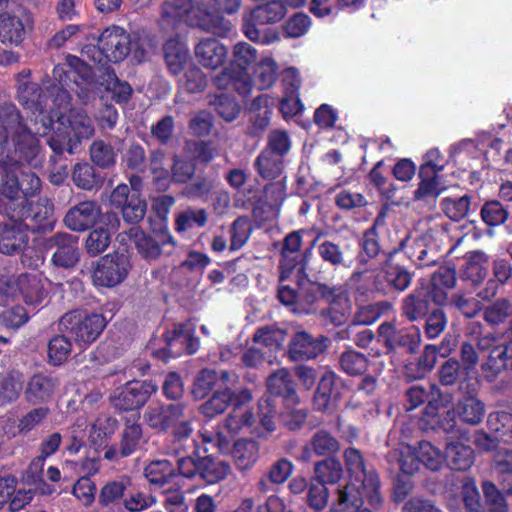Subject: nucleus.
Here are the masks:
<instances>
[{"label": "nucleus", "mask_w": 512, "mask_h": 512, "mask_svg": "<svg viewBox=\"0 0 512 512\" xmlns=\"http://www.w3.org/2000/svg\"><path fill=\"white\" fill-rule=\"evenodd\" d=\"M12 150L26 162L34 160L40 152V141L32 134L17 107L12 103L0 104V151Z\"/></svg>", "instance_id": "1"}, {"label": "nucleus", "mask_w": 512, "mask_h": 512, "mask_svg": "<svg viewBox=\"0 0 512 512\" xmlns=\"http://www.w3.org/2000/svg\"><path fill=\"white\" fill-rule=\"evenodd\" d=\"M192 410L183 402L149 406L144 413L148 426L156 431L173 429L170 453L178 455L185 451V441L192 434Z\"/></svg>", "instance_id": "2"}, {"label": "nucleus", "mask_w": 512, "mask_h": 512, "mask_svg": "<svg viewBox=\"0 0 512 512\" xmlns=\"http://www.w3.org/2000/svg\"><path fill=\"white\" fill-rule=\"evenodd\" d=\"M94 133V123L88 114L80 109H71L57 116L56 128H53L47 142L56 155L72 154L82 140L91 138Z\"/></svg>", "instance_id": "3"}, {"label": "nucleus", "mask_w": 512, "mask_h": 512, "mask_svg": "<svg viewBox=\"0 0 512 512\" xmlns=\"http://www.w3.org/2000/svg\"><path fill=\"white\" fill-rule=\"evenodd\" d=\"M344 461L348 472L354 477V481L348 485L358 486L368 504L373 509H378L382 505L383 497L376 471L365 465L361 452L356 448H348L344 451Z\"/></svg>", "instance_id": "4"}, {"label": "nucleus", "mask_w": 512, "mask_h": 512, "mask_svg": "<svg viewBox=\"0 0 512 512\" xmlns=\"http://www.w3.org/2000/svg\"><path fill=\"white\" fill-rule=\"evenodd\" d=\"M105 326L106 320L103 315L88 314L79 310L69 311L59 320V330L68 333L79 345L94 342Z\"/></svg>", "instance_id": "5"}, {"label": "nucleus", "mask_w": 512, "mask_h": 512, "mask_svg": "<svg viewBox=\"0 0 512 512\" xmlns=\"http://www.w3.org/2000/svg\"><path fill=\"white\" fill-rule=\"evenodd\" d=\"M130 50L131 36L123 28L112 26L98 37V49L95 46H87L84 53L99 64L102 57L108 62L118 63L130 54Z\"/></svg>", "instance_id": "6"}, {"label": "nucleus", "mask_w": 512, "mask_h": 512, "mask_svg": "<svg viewBox=\"0 0 512 512\" xmlns=\"http://www.w3.org/2000/svg\"><path fill=\"white\" fill-rule=\"evenodd\" d=\"M172 3L186 10L187 22L191 26L219 37H225L232 28L227 19L208 11L204 0H195V5H192L190 0H174Z\"/></svg>", "instance_id": "7"}, {"label": "nucleus", "mask_w": 512, "mask_h": 512, "mask_svg": "<svg viewBox=\"0 0 512 512\" xmlns=\"http://www.w3.org/2000/svg\"><path fill=\"white\" fill-rule=\"evenodd\" d=\"M44 248L50 253V261L55 267L70 270L80 261L78 237L70 233L58 232L51 235L44 240Z\"/></svg>", "instance_id": "8"}, {"label": "nucleus", "mask_w": 512, "mask_h": 512, "mask_svg": "<svg viewBox=\"0 0 512 512\" xmlns=\"http://www.w3.org/2000/svg\"><path fill=\"white\" fill-rule=\"evenodd\" d=\"M129 236L133 239L138 253L146 260H156L162 255L172 254L176 244L172 236L162 230L146 234L139 227H132Z\"/></svg>", "instance_id": "9"}, {"label": "nucleus", "mask_w": 512, "mask_h": 512, "mask_svg": "<svg viewBox=\"0 0 512 512\" xmlns=\"http://www.w3.org/2000/svg\"><path fill=\"white\" fill-rule=\"evenodd\" d=\"M146 442L141 424L126 418L119 443L105 448L104 459L117 462L142 449Z\"/></svg>", "instance_id": "10"}, {"label": "nucleus", "mask_w": 512, "mask_h": 512, "mask_svg": "<svg viewBox=\"0 0 512 512\" xmlns=\"http://www.w3.org/2000/svg\"><path fill=\"white\" fill-rule=\"evenodd\" d=\"M131 265L125 254H108L101 257L93 272V282L102 287H114L123 282Z\"/></svg>", "instance_id": "11"}, {"label": "nucleus", "mask_w": 512, "mask_h": 512, "mask_svg": "<svg viewBox=\"0 0 512 512\" xmlns=\"http://www.w3.org/2000/svg\"><path fill=\"white\" fill-rule=\"evenodd\" d=\"M327 340L323 335L314 336L305 330H298L290 337L286 355L292 362L315 359L327 349Z\"/></svg>", "instance_id": "12"}, {"label": "nucleus", "mask_w": 512, "mask_h": 512, "mask_svg": "<svg viewBox=\"0 0 512 512\" xmlns=\"http://www.w3.org/2000/svg\"><path fill=\"white\" fill-rule=\"evenodd\" d=\"M110 202L116 208H120L123 219L127 223L140 222L147 210L146 201L140 197L136 190H131L127 184H119L111 193Z\"/></svg>", "instance_id": "13"}, {"label": "nucleus", "mask_w": 512, "mask_h": 512, "mask_svg": "<svg viewBox=\"0 0 512 512\" xmlns=\"http://www.w3.org/2000/svg\"><path fill=\"white\" fill-rule=\"evenodd\" d=\"M29 243V226L13 214L0 224V253L16 255L22 253Z\"/></svg>", "instance_id": "14"}, {"label": "nucleus", "mask_w": 512, "mask_h": 512, "mask_svg": "<svg viewBox=\"0 0 512 512\" xmlns=\"http://www.w3.org/2000/svg\"><path fill=\"white\" fill-rule=\"evenodd\" d=\"M157 386L151 381H136L125 385L111 397L112 405L119 410L131 411L141 408L155 393Z\"/></svg>", "instance_id": "15"}, {"label": "nucleus", "mask_w": 512, "mask_h": 512, "mask_svg": "<svg viewBox=\"0 0 512 512\" xmlns=\"http://www.w3.org/2000/svg\"><path fill=\"white\" fill-rule=\"evenodd\" d=\"M15 216L25 222L30 220L38 231H51L54 228V204L48 198H39L35 203L22 200Z\"/></svg>", "instance_id": "16"}, {"label": "nucleus", "mask_w": 512, "mask_h": 512, "mask_svg": "<svg viewBox=\"0 0 512 512\" xmlns=\"http://www.w3.org/2000/svg\"><path fill=\"white\" fill-rule=\"evenodd\" d=\"M231 65L240 74L237 85L241 92H252L253 78L251 72L256 67V49L247 42H238L232 50Z\"/></svg>", "instance_id": "17"}, {"label": "nucleus", "mask_w": 512, "mask_h": 512, "mask_svg": "<svg viewBox=\"0 0 512 512\" xmlns=\"http://www.w3.org/2000/svg\"><path fill=\"white\" fill-rule=\"evenodd\" d=\"M25 161L12 150L0 151V178L1 194L9 200H16L20 195V177L17 172L21 168V162Z\"/></svg>", "instance_id": "18"}, {"label": "nucleus", "mask_w": 512, "mask_h": 512, "mask_svg": "<svg viewBox=\"0 0 512 512\" xmlns=\"http://www.w3.org/2000/svg\"><path fill=\"white\" fill-rule=\"evenodd\" d=\"M401 245L408 258L419 267L435 263L440 248L432 231L414 239H406Z\"/></svg>", "instance_id": "19"}, {"label": "nucleus", "mask_w": 512, "mask_h": 512, "mask_svg": "<svg viewBox=\"0 0 512 512\" xmlns=\"http://www.w3.org/2000/svg\"><path fill=\"white\" fill-rule=\"evenodd\" d=\"M101 215L97 202L88 200L71 207L65 214L63 222L71 231L83 232L93 227Z\"/></svg>", "instance_id": "20"}, {"label": "nucleus", "mask_w": 512, "mask_h": 512, "mask_svg": "<svg viewBox=\"0 0 512 512\" xmlns=\"http://www.w3.org/2000/svg\"><path fill=\"white\" fill-rule=\"evenodd\" d=\"M334 299V288L316 282H307L299 286L298 304L294 311L303 313H315L316 304L320 300L331 302Z\"/></svg>", "instance_id": "21"}, {"label": "nucleus", "mask_w": 512, "mask_h": 512, "mask_svg": "<svg viewBox=\"0 0 512 512\" xmlns=\"http://www.w3.org/2000/svg\"><path fill=\"white\" fill-rule=\"evenodd\" d=\"M58 386L59 381L57 378L44 374H35L26 385L24 391L25 400L33 405L46 403L50 401Z\"/></svg>", "instance_id": "22"}, {"label": "nucleus", "mask_w": 512, "mask_h": 512, "mask_svg": "<svg viewBox=\"0 0 512 512\" xmlns=\"http://www.w3.org/2000/svg\"><path fill=\"white\" fill-rule=\"evenodd\" d=\"M129 484L130 481L124 478L107 482L98 495L101 512H122V502Z\"/></svg>", "instance_id": "23"}, {"label": "nucleus", "mask_w": 512, "mask_h": 512, "mask_svg": "<svg viewBox=\"0 0 512 512\" xmlns=\"http://www.w3.org/2000/svg\"><path fill=\"white\" fill-rule=\"evenodd\" d=\"M336 374L326 371L320 378L313 397L314 408L323 413H332L337 408L338 394L334 391Z\"/></svg>", "instance_id": "24"}, {"label": "nucleus", "mask_w": 512, "mask_h": 512, "mask_svg": "<svg viewBox=\"0 0 512 512\" xmlns=\"http://www.w3.org/2000/svg\"><path fill=\"white\" fill-rule=\"evenodd\" d=\"M169 355L176 357L183 352L193 354L198 348V340L193 336L189 325H178L165 335Z\"/></svg>", "instance_id": "25"}, {"label": "nucleus", "mask_w": 512, "mask_h": 512, "mask_svg": "<svg viewBox=\"0 0 512 512\" xmlns=\"http://www.w3.org/2000/svg\"><path fill=\"white\" fill-rule=\"evenodd\" d=\"M198 62L206 68L216 69L226 60L227 48L214 38H204L195 47Z\"/></svg>", "instance_id": "26"}, {"label": "nucleus", "mask_w": 512, "mask_h": 512, "mask_svg": "<svg viewBox=\"0 0 512 512\" xmlns=\"http://www.w3.org/2000/svg\"><path fill=\"white\" fill-rule=\"evenodd\" d=\"M19 295L27 305H39L47 297V290L42 277L34 273L19 275Z\"/></svg>", "instance_id": "27"}, {"label": "nucleus", "mask_w": 512, "mask_h": 512, "mask_svg": "<svg viewBox=\"0 0 512 512\" xmlns=\"http://www.w3.org/2000/svg\"><path fill=\"white\" fill-rule=\"evenodd\" d=\"M267 389L271 394L283 397L291 404L299 403L294 382L286 368H280L269 375L266 381Z\"/></svg>", "instance_id": "28"}, {"label": "nucleus", "mask_w": 512, "mask_h": 512, "mask_svg": "<svg viewBox=\"0 0 512 512\" xmlns=\"http://www.w3.org/2000/svg\"><path fill=\"white\" fill-rule=\"evenodd\" d=\"M364 498L358 486L346 485L337 490L336 500L327 512H371L366 508L361 509Z\"/></svg>", "instance_id": "29"}, {"label": "nucleus", "mask_w": 512, "mask_h": 512, "mask_svg": "<svg viewBox=\"0 0 512 512\" xmlns=\"http://www.w3.org/2000/svg\"><path fill=\"white\" fill-rule=\"evenodd\" d=\"M401 311L409 321L425 317L429 311V299L423 287L415 289L402 300Z\"/></svg>", "instance_id": "30"}, {"label": "nucleus", "mask_w": 512, "mask_h": 512, "mask_svg": "<svg viewBox=\"0 0 512 512\" xmlns=\"http://www.w3.org/2000/svg\"><path fill=\"white\" fill-rule=\"evenodd\" d=\"M340 449L339 441L326 430L317 431L311 438L309 445L305 446L301 459L308 461L311 458V450L318 456L330 455Z\"/></svg>", "instance_id": "31"}, {"label": "nucleus", "mask_w": 512, "mask_h": 512, "mask_svg": "<svg viewBox=\"0 0 512 512\" xmlns=\"http://www.w3.org/2000/svg\"><path fill=\"white\" fill-rule=\"evenodd\" d=\"M460 420L469 425H478L485 416V405L474 396H466L457 401L454 406Z\"/></svg>", "instance_id": "32"}, {"label": "nucleus", "mask_w": 512, "mask_h": 512, "mask_svg": "<svg viewBox=\"0 0 512 512\" xmlns=\"http://www.w3.org/2000/svg\"><path fill=\"white\" fill-rule=\"evenodd\" d=\"M163 51L169 71L174 75L181 73L189 58L186 45L177 39H169L164 44Z\"/></svg>", "instance_id": "33"}, {"label": "nucleus", "mask_w": 512, "mask_h": 512, "mask_svg": "<svg viewBox=\"0 0 512 512\" xmlns=\"http://www.w3.org/2000/svg\"><path fill=\"white\" fill-rule=\"evenodd\" d=\"M25 37V27L22 20L9 13H0V41L19 45Z\"/></svg>", "instance_id": "34"}, {"label": "nucleus", "mask_w": 512, "mask_h": 512, "mask_svg": "<svg viewBox=\"0 0 512 512\" xmlns=\"http://www.w3.org/2000/svg\"><path fill=\"white\" fill-rule=\"evenodd\" d=\"M320 258L333 267L349 268L353 264V256L332 241L325 240L317 246Z\"/></svg>", "instance_id": "35"}, {"label": "nucleus", "mask_w": 512, "mask_h": 512, "mask_svg": "<svg viewBox=\"0 0 512 512\" xmlns=\"http://www.w3.org/2000/svg\"><path fill=\"white\" fill-rule=\"evenodd\" d=\"M294 260V257L290 259L289 256L287 255L283 256V260L281 261L280 264L279 281L281 285L278 290V298L284 305H293L294 308H297L299 289L295 290L294 288H291L289 285L283 284V282L290 277V275L293 273L295 269Z\"/></svg>", "instance_id": "36"}, {"label": "nucleus", "mask_w": 512, "mask_h": 512, "mask_svg": "<svg viewBox=\"0 0 512 512\" xmlns=\"http://www.w3.org/2000/svg\"><path fill=\"white\" fill-rule=\"evenodd\" d=\"M230 472V466L218 461L211 456L199 457L200 478L208 484H214L223 480Z\"/></svg>", "instance_id": "37"}, {"label": "nucleus", "mask_w": 512, "mask_h": 512, "mask_svg": "<svg viewBox=\"0 0 512 512\" xmlns=\"http://www.w3.org/2000/svg\"><path fill=\"white\" fill-rule=\"evenodd\" d=\"M144 475L151 485L162 487L176 475V469L169 460H155L145 467Z\"/></svg>", "instance_id": "38"}, {"label": "nucleus", "mask_w": 512, "mask_h": 512, "mask_svg": "<svg viewBox=\"0 0 512 512\" xmlns=\"http://www.w3.org/2000/svg\"><path fill=\"white\" fill-rule=\"evenodd\" d=\"M483 320L490 326H499L509 318L512 319V302L507 298H499L482 308Z\"/></svg>", "instance_id": "39"}, {"label": "nucleus", "mask_w": 512, "mask_h": 512, "mask_svg": "<svg viewBox=\"0 0 512 512\" xmlns=\"http://www.w3.org/2000/svg\"><path fill=\"white\" fill-rule=\"evenodd\" d=\"M89 153L92 163L101 169H111L116 165V151L110 143L102 139H96L91 143Z\"/></svg>", "instance_id": "40"}, {"label": "nucleus", "mask_w": 512, "mask_h": 512, "mask_svg": "<svg viewBox=\"0 0 512 512\" xmlns=\"http://www.w3.org/2000/svg\"><path fill=\"white\" fill-rule=\"evenodd\" d=\"M487 262L488 257L484 252L470 253L462 270V279L470 281L474 285L480 284L487 275V269L484 266Z\"/></svg>", "instance_id": "41"}, {"label": "nucleus", "mask_w": 512, "mask_h": 512, "mask_svg": "<svg viewBox=\"0 0 512 512\" xmlns=\"http://www.w3.org/2000/svg\"><path fill=\"white\" fill-rule=\"evenodd\" d=\"M53 78L61 86L58 97L64 102L69 101L67 89L74 90V87H80V83L75 79L72 61H69V57H67L65 63L58 64L54 67Z\"/></svg>", "instance_id": "42"}, {"label": "nucleus", "mask_w": 512, "mask_h": 512, "mask_svg": "<svg viewBox=\"0 0 512 512\" xmlns=\"http://www.w3.org/2000/svg\"><path fill=\"white\" fill-rule=\"evenodd\" d=\"M391 310L392 305L387 301L361 306L355 313L353 322L348 327V330L352 331L356 325H370Z\"/></svg>", "instance_id": "43"}, {"label": "nucleus", "mask_w": 512, "mask_h": 512, "mask_svg": "<svg viewBox=\"0 0 512 512\" xmlns=\"http://www.w3.org/2000/svg\"><path fill=\"white\" fill-rule=\"evenodd\" d=\"M23 390V380L19 373L9 372L0 377V406L15 402Z\"/></svg>", "instance_id": "44"}, {"label": "nucleus", "mask_w": 512, "mask_h": 512, "mask_svg": "<svg viewBox=\"0 0 512 512\" xmlns=\"http://www.w3.org/2000/svg\"><path fill=\"white\" fill-rule=\"evenodd\" d=\"M256 451V441L252 438L239 439L234 443L232 456L236 466L245 471L253 467Z\"/></svg>", "instance_id": "45"}, {"label": "nucleus", "mask_w": 512, "mask_h": 512, "mask_svg": "<svg viewBox=\"0 0 512 512\" xmlns=\"http://www.w3.org/2000/svg\"><path fill=\"white\" fill-rule=\"evenodd\" d=\"M487 426L496 438L512 443V414L503 411L490 413Z\"/></svg>", "instance_id": "46"}, {"label": "nucleus", "mask_w": 512, "mask_h": 512, "mask_svg": "<svg viewBox=\"0 0 512 512\" xmlns=\"http://www.w3.org/2000/svg\"><path fill=\"white\" fill-rule=\"evenodd\" d=\"M446 458L454 470H466L473 463V450L461 443H450L446 447Z\"/></svg>", "instance_id": "47"}, {"label": "nucleus", "mask_w": 512, "mask_h": 512, "mask_svg": "<svg viewBox=\"0 0 512 512\" xmlns=\"http://www.w3.org/2000/svg\"><path fill=\"white\" fill-rule=\"evenodd\" d=\"M389 460L395 461L399 469L406 475H414L419 471L421 465L417 451L410 446L396 449L390 453Z\"/></svg>", "instance_id": "48"}, {"label": "nucleus", "mask_w": 512, "mask_h": 512, "mask_svg": "<svg viewBox=\"0 0 512 512\" xmlns=\"http://www.w3.org/2000/svg\"><path fill=\"white\" fill-rule=\"evenodd\" d=\"M326 303L329 304V308L322 309V316L333 325L343 324L350 314L348 299L343 295L336 294L334 289V299L331 298V302Z\"/></svg>", "instance_id": "49"}, {"label": "nucleus", "mask_w": 512, "mask_h": 512, "mask_svg": "<svg viewBox=\"0 0 512 512\" xmlns=\"http://www.w3.org/2000/svg\"><path fill=\"white\" fill-rule=\"evenodd\" d=\"M508 356L501 345L494 347L489 353L486 361L482 364V371L485 379L492 382L507 366Z\"/></svg>", "instance_id": "50"}, {"label": "nucleus", "mask_w": 512, "mask_h": 512, "mask_svg": "<svg viewBox=\"0 0 512 512\" xmlns=\"http://www.w3.org/2000/svg\"><path fill=\"white\" fill-rule=\"evenodd\" d=\"M406 396L410 405L408 409H415L425 402H437L440 397V390L433 384L427 386L413 385L407 390Z\"/></svg>", "instance_id": "51"}, {"label": "nucleus", "mask_w": 512, "mask_h": 512, "mask_svg": "<svg viewBox=\"0 0 512 512\" xmlns=\"http://www.w3.org/2000/svg\"><path fill=\"white\" fill-rule=\"evenodd\" d=\"M286 6L281 0H258V23L272 24L286 15Z\"/></svg>", "instance_id": "52"}, {"label": "nucleus", "mask_w": 512, "mask_h": 512, "mask_svg": "<svg viewBox=\"0 0 512 512\" xmlns=\"http://www.w3.org/2000/svg\"><path fill=\"white\" fill-rule=\"evenodd\" d=\"M72 178L75 185L84 190H92L101 183V177L94 166L87 162L74 166Z\"/></svg>", "instance_id": "53"}, {"label": "nucleus", "mask_w": 512, "mask_h": 512, "mask_svg": "<svg viewBox=\"0 0 512 512\" xmlns=\"http://www.w3.org/2000/svg\"><path fill=\"white\" fill-rule=\"evenodd\" d=\"M450 305L466 318H473L482 310L481 302L477 298L462 291L451 296Z\"/></svg>", "instance_id": "54"}, {"label": "nucleus", "mask_w": 512, "mask_h": 512, "mask_svg": "<svg viewBox=\"0 0 512 512\" xmlns=\"http://www.w3.org/2000/svg\"><path fill=\"white\" fill-rule=\"evenodd\" d=\"M210 105L217 111L218 115L225 121H233L240 112V106L235 99L227 94L210 95Z\"/></svg>", "instance_id": "55"}, {"label": "nucleus", "mask_w": 512, "mask_h": 512, "mask_svg": "<svg viewBox=\"0 0 512 512\" xmlns=\"http://www.w3.org/2000/svg\"><path fill=\"white\" fill-rule=\"evenodd\" d=\"M208 221V214L205 209L188 208L178 214L175 225L179 232H185L195 226L204 227Z\"/></svg>", "instance_id": "56"}, {"label": "nucleus", "mask_w": 512, "mask_h": 512, "mask_svg": "<svg viewBox=\"0 0 512 512\" xmlns=\"http://www.w3.org/2000/svg\"><path fill=\"white\" fill-rule=\"evenodd\" d=\"M231 401V390L224 389L216 391L213 396L200 406L201 413L208 418L223 413Z\"/></svg>", "instance_id": "57"}, {"label": "nucleus", "mask_w": 512, "mask_h": 512, "mask_svg": "<svg viewBox=\"0 0 512 512\" xmlns=\"http://www.w3.org/2000/svg\"><path fill=\"white\" fill-rule=\"evenodd\" d=\"M480 216L483 222L489 227H495L504 224L508 217L509 212L497 200L486 202L480 211Z\"/></svg>", "instance_id": "58"}, {"label": "nucleus", "mask_w": 512, "mask_h": 512, "mask_svg": "<svg viewBox=\"0 0 512 512\" xmlns=\"http://www.w3.org/2000/svg\"><path fill=\"white\" fill-rule=\"evenodd\" d=\"M339 365L342 371L348 375L356 376L367 369L368 360L355 350H347L339 357Z\"/></svg>", "instance_id": "59"}, {"label": "nucleus", "mask_w": 512, "mask_h": 512, "mask_svg": "<svg viewBox=\"0 0 512 512\" xmlns=\"http://www.w3.org/2000/svg\"><path fill=\"white\" fill-rule=\"evenodd\" d=\"M417 453L420 462L425 465L426 468L432 471L439 470L445 460V457L440 449L428 441H422L419 443Z\"/></svg>", "instance_id": "60"}, {"label": "nucleus", "mask_w": 512, "mask_h": 512, "mask_svg": "<svg viewBox=\"0 0 512 512\" xmlns=\"http://www.w3.org/2000/svg\"><path fill=\"white\" fill-rule=\"evenodd\" d=\"M111 236L102 228H95L89 232L85 241L86 253L95 257L105 252L111 243Z\"/></svg>", "instance_id": "61"}, {"label": "nucleus", "mask_w": 512, "mask_h": 512, "mask_svg": "<svg viewBox=\"0 0 512 512\" xmlns=\"http://www.w3.org/2000/svg\"><path fill=\"white\" fill-rule=\"evenodd\" d=\"M18 98L22 105L28 110H33L45 102V95L34 82H24L19 85Z\"/></svg>", "instance_id": "62"}, {"label": "nucleus", "mask_w": 512, "mask_h": 512, "mask_svg": "<svg viewBox=\"0 0 512 512\" xmlns=\"http://www.w3.org/2000/svg\"><path fill=\"white\" fill-rule=\"evenodd\" d=\"M71 348V342L66 336H55L48 344L49 362L55 366L64 363L71 353Z\"/></svg>", "instance_id": "63"}, {"label": "nucleus", "mask_w": 512, "mask_h": 512, "mask_svg": "<svg viewBox=\"0 0 512 512\" xmlns=\"http://www.w3.org/2000/svg\"><path fill=\"white\" fill-rule=\"evenodd\" d=\"M329 501V491L324 483L319 480H313L307 493V505L314 512H322Z\"/></svg>", "instance_id": "64"}]
</instances>
